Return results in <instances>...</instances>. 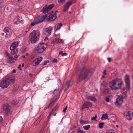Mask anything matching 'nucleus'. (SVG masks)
I'll return each mask as SVG.
<instances>
[{"mask_svg": "<svg viewBox=\"0 0 133 133\" xmlns=\"http://www.w3.org/2000/svg\"><path fill=\"white\" fill-rule=\"evenodd\" d=\"M39 33L38 31L34 30L29 35V42L32 43H36L39 39Z\"/></svg>", "mask_w": 133, "mask_h": 133, "instance_id": "obj_3", "label": "nucleus"}, {"mask_svg": "<svg viewBox=\"0 0 133 133\" xmlns=\"http://www.w3.org/2000/svg\"><path fill=\"white\" fill-rule=\"evenodd\" d=\"M77 133H84L83 131L81 130L79 128H78L77 129Z\"/></svg>", "mask_w": 133, "mask_h": 133, "instance_id": "obj_34", "label": "nucleus"}, {"mask_svg": "<svg viewBox=\"0 0 133 133\" xmlns=\"http://www.w3.org/2000/svg\"><path fill=\"white\" fill-rule=\"evenodd\" d=\"M123 102V98L122 96H118L115 102V105L118 107H119Z\"/></svg>", "mask_w": 133, "mask_h": 133, "instance_id": "obj_10", "label": "nucleus"}, {"mask_svg": "<svg viewBox=\"0 0 133 133\" xmlns=\"http://www.w3.org/2000/svg\"><path fill=\"white\" fill-rule=\"evenodd\" d=\"M110 90V89H106L103 91V93L105 94H109Z\"/></svg>", "mask_w": 133, "mask_h": 133, "instance_id": "obj_27", "label": "nucleus"}, {"mask_svg": "<svg viewBox=\"0 0 133 133\" xmlns=\"http://www.w3.org/2000/svg\"><path fill=\"white\" fill-rule=\"evenodd\" d=\"M86 98L87 100H90L92 101L95 102L97 101L96 98L93 96H86Z\"/></svg>", "mask_w": 133, "mask_h": 133, "instance_id": "obj_21", "label": "nucleus"}, {"mask_svg": "<svg viewBox=\"0 0 133 133\" xmlns=\"http://www.w3.org/2000/svg\"><path fill=\"white\" fill-rule=\"evenodd\" d=\"M42 57H38L35 58L34 61L31 62V64L33 66H37L42 61Z\"/></svg>", "mask_w": 133, "mask_h": 133, "instance_id": "obj_11", "label": "nucleus"}, {"mask_svg": "<svg viewBox=\"0 0 133 133\" xmlns=\"http://www.w3.org/2000/svg\"><path fill=\"white\" fill-rule=\"evenodd\" d=\"M58 88L57 89L56 88V89H55L53 92L54 94L56 95H57V93L58 92Z\"/></svg>", "mask_w": 133, "mask_h": 133, "instance_id": "obj_32", "label": "nucleus"}, {"mask_svg": "<svg viewBox=\"0 0 133 133\" xmlns=\"http://www.w3.org/2000/svg\"><path fill=\"white\" fill-rule=\"evenodd\" d=\"M116 127L117 128H118L119 127V126L118 125H116Z\"/></svg>", "mask_w": 133, "mask_h": 133, "instance_id": "obj_60", "label": "nucleus"}, {"mask_svg": "<svg viewBox=\"0 0 133 133\" xmlns=\"http://www.w3.org/2000/svg\"><path fill=\"white\" fill-rule=\"evenodd\" d=\"M3 119L2 117L0 116V124L1 123Z\"/></svg>", "mask_w": 133, "mask_h": 133, "instance_id": "obj_44", "label": "nucleus"}, {"mask_svg": "<svg viewBox=\"0 0 133 133\" xmlns=\"http://www.w3.org/2000/svg\"><path fill=\"white\" fill-rule=\"evenodd\" d=\"M19 44V42H13L11 45L10 49L11 50V53L12 55H15L16 53V51H15V49L17 46Z\"/></svg>", "mask_w": 133, "mask_h": 133, "instance_id": "obj_8", "label": "nucleus"}, {"mask_svg": "<svg viewBox=\"0 0 133 133\" xmlns=\"http://www.w3.org/2000/svg\"><path fill=\"white\" fill-rule=\"evenodd\" d=\"M52 30L53 28L51 27H49L46 28L45 30V32L44 33L45 36H50Z\"/></svg>", "mask_w": 133, "mask_h": 133, "instance_id": "obj_17", "label": "nucleus"}, {"mask_svg": "<svg viewBox=\"0 0 133 133\" xmlns=\"http://www.w3.org/2000/svg\"><path fill=\"white\" fill-rule=\"evenodd\" d=\"M68 108V107L67 106H66L65 108L63 110V112L65 113L66 112V110H67Z\"/></svg>", "mask_w": 133, "mask_h": 133, "instance_id": "obj_38", "label": "nucleus"}, {"mask_svg": "<svg viewBox=\"0 0 133 133\" xmlns=\"http://www.w3.org/2000/svg\"><path fill=\"white\" fill-rule=\"evenodd\" d=\"M23 58H25V56H23Z\"/></svg>", "mask_w": 133, "mask_h": 133, "instance_id": "obj_56", "label": "nucleus"}, {"mask_svg": "<svg viewBox=\"0 0 133 133\" xmlns=\"http://www.w3.org/2000/svg\"><path fill=\"white\" fill-rule=\"evenodd\" d=\"M44 133V130L42 129L38 133Z\"/></svg>", "mask_w": 133, "mask_h": 133, "instance_id": "obj_46", "label": "nucleus"}, {"mask_svg": "<svg viewBox=\"0 0 133 133\" xmlns=\"http://www.w3.org/2000/svg\"><path fill=\"white\" fill-rule=\"evenodd\" d=\"M24 66V63H23L22 64V67H23Z\"/></svg>", "mask_w": 133, "mask_h": 133, "instance_id": "obj_57", "label": "nucleus"}, {"mask_svg": "<svg viewBox=\"0 0 133 133\" xmlns=\"http://www.w3.org/2000/svg\"><path fill=\"white\" fill-rule=\"evenodd\" d=\"M124 116L128 120H131L133 118V114L132 111H125L124 113Z\"/></svg>", "mask_w": 133, "mask_h": 133, "instance_id": "obj_9", "label": "nucleus"}, {"mask_svg": "<svg viewBox=\"0 0 133 133\" xmlns=\"http://www.w3.org/2000/svg\"><path fill=\"white\" fill-rule=\"evenodd\" d=\"M105 100L107 102H109V98L108 97H106L105 98Z\"/></svg>", "mask_w": 133, "mask_h": 133, "instance_id": "obj_41", "label": "nucleus"}, {"mask_svg": "<svg viewBox=\"0 0 133 133\" xmlns=\"http://www.w3.org/2000/svg\"><path fill=\"white\" fill-rule=\"evenodd\" d=\"M105 77V76H102V77L103 78H104Z\"/></svg>", "mask_w": 133, "mask_h": 133, "instance_id": "obj_61", "label": "nucleus"}, {"mask_svg": "<svg viewBox=\"0 0 133 133\" xmlns=\"http://www.w3.org/2000/svg\"><path fill=\"white\" fill-rule=\"evenodd\" d=\"M62 24L61 23L57 24L55 26V35L57 36L56 35V31L60 29V27L62 26Z\"/></svg>", "mask_w": 133, "mask_h": 133, "instance_id": "obj_22", "label": "nucleus"}, {"mask_svg": "<svg viewBox=\"0 0 133 133\" xmlns=\"http://www.w3.org/2000/svg\"><path fill=\"white\" fill-rule=\"evenodd\" d=\"M122 81L121 79L117 78L112 80L109 82V85L112 90H117L122 86Z\"/></svg>", "mask_w": 133, "mask_h": 133, "instance_id": "obj_2", "label": "nucleus"}, {"mask_svg": "<svg viewBox=\"0 0 133 133\" xmlns=\"http://www.w3.org/2000/svg\"><path fill=\"white\" fill-rule=\"evenodd\" d=\"M126 86L125 88L124 87L122 89V92L123 94L124 95L126 94L127 91L129 90L130 89V87H129V89H127V85H126Z\"/></svg>", "mask_w": 133, "mask_h": 133, "instance_id": "obj_24", "label": "nucleus"}, {"mask_svg": "<svg viewBox=\"0 0 133 133\" xmlns=\"http://www.w3.org/2000/svg\"><path fill=\"white\" fill-rule=\"evenodd\" d=\"M52 112H51L50 114L48 116V119H49L50 118V116H51V115H52Z\"/></svg>", "mask_w": 133, "mask_h": 133, "instance_id": "obj_43", "label": "nucleus"}, {"mask_svg": "<svg viewBox=\"0 0 133 133\" xmlns=\"http://www.w3.org/2000/svg\"><path fill=\"white\" fill-rule=\"evenodd\" d=\"M46 17V16H45L42 17H39L38 18H35L34 21L31 23V26H32L38 24L39 23L42 22L45 19Z\"/></svg>", "mask_w": 133, "mask_h": 133, "instance_id": "obj_6", "label": "nucleus"}, {"mask_svg": "<svg viewBox=\"0 0 133 133\" xmlns=\"http://www.w3.org/2000/svg\"><path fill=\"white\" fill-rule=\"evenodd\" d=\"M107 133H115V131L113 129H111L110 130L108 131Z\"/></svg>", "mask_w": 133, "mask_h": 133, "instance_id": "obj_36", "label": "nucleus"}, {"mask_svg": "<svg viewBox=\"0 0 133 133\" xmlns=\"http://www.w3.org/2000/svg\"><path fill=\"white\" fill-rule=\"evenodd\" d=\"M54 116H55L56 115V113H53V114H52Z\"/></svg>", "mask_w": 133, "mask_h": 133, "instance_id": "obj_52", "label": "nucleus"}, {"mask_svg": "<svg viewBox=\"0 0 133 133\" xmlns=\"http://www.w3.org/2000/svg\"><path fill=\"white\" fill-rule=\"evenodd\" d=\"M56 41L57 42V43H62V40L59 39L58 38H56L55 39Z\"/></svg>", "mask_w": 133, "mask_h": 133, "instance_id": "obj_30", "label": "nucleus"}, {"mask_svg": "<svg viewBox=\"0 0 133 133\" xmlns=\"http://www.w3.org/2000/svg\"><path fill=\"white\" fill-rule=\"evenodd\" d=\"M103 82L104 83H105V85L106 84H107V83H106V82H105V81H103Z\"/></svg>", "mask_w": 133, "mask_h": 133, "instance_id": "obj_54", "label": "nucleus"}, {"mask_svg": "<svg viewBox=\"0 0 133 133\" xmlns=\"http://www.w3.org/2000/svg\"><path fill=\"white\" fill-rule=\"evenodd\" d=\"M59 54H61L62 56H66L67 55V54L66 53H63L62 51H61L59 53Z\"/></svg>", "mask_w": 133, "mask_h": 133, "instance_id": "obj_33", "label": "nucleus"}, {"mask_svg": "<svg viewBox=\"0 0 133 133\" xmlns=\"http://www.w3.org/2000/svg\"><path fill=\"white\" fill-rule=\"evenodd\" d=\"M48 39V38L47 37H45L44 39V41H46Z\"/></svg>", "mask_w": 133, "mask_h": 133, "instance_id": "obj_48", "label": "nucleus"}, {"mask_svg": "<svg viewBox=\"0 0 133 133\" xmlns=\"http://www.w3.org/2000/svg\"><path fill=\"white\" fill-rule=\"evenodd\" d=\"M54 6V5L52 4L49 5L48 6L47 5H46L43 7L42 9V12L44 14L47 13L50 10L52 9Z\"/></svg>", "mask_w": 133, "mask_h": 133, "instance_id": "obj_12", "label": "nucleus"}, {"mask_svg": "<svg viewBox=\"0 0 133 133\" xmlns=\"http://www.w3.org/2000/svg\"><path fill=\"white\" fill-rule=\"evenodd\" d=\"M132 105H133V102L132 103Z\"/></svg>", "mask_w": 133, "mask_h": 133, "instance_id": "obj_64", "label": "nucleus"}, {"mask_svg": "<svg viewBox=\"0 0 133 133\" xmlns=\"http://www.w3.org/2000/svg\"><path fill=\"white\" fill-rule=\"evenodd\" d=\"M5 34V33H2V36H4V34Z\"/></svg>", "mask_w": 133, "mask_h": 133, "instance_id": "obj_55", "label": "nucleus"}, {"mask_svg": "<svg viewBox=\"0 0 133 133\" xmlns=\"http://www.w3.org/2000/svg\"><path fill=\"white\" fill-rule=\"evenodd\" d=\"M94 72V69L88 70L86 67L83 68L79 75V81H80L83 79H88L92 75Z\"/></svg>", "mask_w": 133, "mask_h": 133, "instance_id": "obj_1", "label": "nucleus"}, {"mask_svg": "<svg viewBox=\"0 0 133 133\" xmlns=\"http://www.w3.org/2000/svg\"><path fill=\"white\" fill-rule=\"evenodd\" d=\"M108 116L107 114H103L102 115L101 119L105 120L107 119Z\"/></svg>", "mask_w": 133, "mask_h": 133, "instance_id": "obj_25", "label": "nucleus"}, {"mask_svg": "<svg viewBox=\"0 0 133 133\" xmlns=\"http://www.w3.org/2000/svg\"><path fill=\"white\" fill-rule=\"evenodd\" d=\"M91 105V103L89 102H86L83 104L82 107V109L83 110L85 108H89Z\"/></svg>", "mask_w": 133, "mask_h": 133, "instance_id": "obj_18", "label": "nucleus"}, {"mask_svg": "<svg viewBox=\"0 0 133 133\" xmlns=\"http://www.w3.org/2000/svg\"><path fill=\"white\" fill-rule=\"evenodd\" d=\"M13 81V79L8 78L4 79L0 83V86L2 88H5L8 87L10 83Z\"/></svg>", "mask_w": 133, "mask_h": 133, "instance_id": "obj_5", "label": "nucleus"}, {"mask_svg": "<svg viewBox=\"0 0 133 133\" xmlns=\"http://www.w3.org/2000/svg\"><path fill=\"white\" fill-rule=\"evenodd\" d=\"M4 31L5 33V36L6 37H10L12 35V32L9 28L6 27L4 29Z\"/></svg>", "mask_w": 133, "mask_h": 133, "instance_id": "obj_14", "label": "nucleus"}, {"mask_svg": "<svg viewBox=\"0 0 133 133\" xmlns=\"http://www.w3.org/2000/svg\"><path fill=\"white\" fill-rule=\"evenodd\" d=\"M58 2L59 3L61 4L64 2L65 0H58Z\"/></svg>", "mask_w": 133, "mask_h": 133, "instance_id": "obj_37", "label": "nucleus"}, {"mask_svg": "<svg viewBox=\"0 0 133 133\" xmlns=\"http://www.w3.org/2000/svg\"><path fill=\"white\" fill-rule=\"evenodd\" d=\"M80 123L82 124L88 123V122L86 121H84L82 119H81L80 121Z\"/></svg>", "mask_w": 133, "mask_h": 133, "instance_id": "obj_29", "label": "nucleus"}, {"mask_svg": "<svg viewBox=\"0 0 133 133\" xmlns=\"http://www.w3.org/2000/svg\"><path fill=\"white\" fill-rule=\"evenodd\" d=\"M14 24H18L17 23V22H15L14 23Z\"/></svg>", "mask_w": 133, "mask_h": 133, "instance_id": "obj_53", "label": "nucleus"}, {"mask_svg": "<svg viewBox=\"0 0 133 133\" xmlns=\"http://www.w3.org/2000/svg\"><path fill=\"white\" fill-rule=\"evenodd\" d=\"M57 12V11H56L53 14L54 12L52 11V14H50L49 17L48 18V20L50 21H52L55 19L57 17V14H56V12Z\"/></svg>", "mask_w": 133, "mask_h": 133, "instance_id": "obj_16", "label": "nucleus"}, {"mask_svg": "<svg viewBox=\"0 0 133 133\" xmlns=\"http://www.w3.org/2000/svg\"><path fill=\"white\" fill-rule=\"evenodd\" d=\"M72 1L67 2L64 7L63 9V11L64 12L65 11L68 9L69 6L72 4Z\"/></svg>", "mask_w": 133, "mask_h": 133, "instance_id": "obj_20", "label": "nucleus"}, {"mask_svg": "<svg viewBox=\"0 0 133 133\" xmlns=\"http://www.w3.org/2000/svg\"><path fill=\"white\" fill-rule=\"evenodd\" d=\"M46 132H47V133H49V132H48V130H47V131H46Z\"/></svg>", "mask_w": 133, "mask_h": 133, "instance_id": "obj_62", "label": "nucleus"}, {"mask_svg": "<svg viewBox=\"0 0 133 133\" xmlns=\"http://www.w3.org/2000/svg\"><path fill=\"white\" fill-rule=\"evenodd\" d=\"M97 117V115H96L95 117H92L91 118V120L94 121H96V118Z\"/></svg>", "mask_w": 133, "mask_h": 133, "instance_id": "obj_31", "label": "nucleus"}, {"mask_svg": "<svg viewBox=\"0 0 133 133\" xmlns=\"http://www.w3.org/2000/svg\"><path fill=\"white\" fill-rule=\"evenodd\" d=\"M54 102V101H52L50 103V104L48 106V107H49L50 106V105L52 103H53Z\"/></svg>", "mask_w": 133, "mask_h": 133, "instance_id": "obj_47", "label": "nucleus"}, {"mask_svg": "<svg viewBox=\"0 0 133 133\" xmlns=\"http://www.w3.org/2000/svg\"><path fill=\"white\" fill-rule=\"evenodd\" d=\"M104 123L103 122H102L100 123H99L98 124V128L99 129H102L103 128V127L104 125Z\"/></svg>", "mask_w": 133, "mask_h": 133, "instance_id": "obj_28", "label": "nucleus"}, {"mask_svg": "<svg viewBox=\"0 0 133 133\" xmlns=\"http://www.w3.org/2000/svg\"><path fill=\"white\" fill-rule=\"evenodd\" d=\"M49 62V61L48 60H47V61H46L43 64V65H45L47 64V63H48Z\"/></svg>", "mask_w": 133, "mask_h": 133, "instance_id": "obj_40", "label": "nucleus"}, {"mask_svg": "<svg viewBox=\"0 0 133 133\" xmlns=\"http://www.w3.org/2000/svg\"><path fill=\"white\" fill-rule=\"evenodd\" d=\"M28 55H29V54H28V53H26V56H28Z\"/></svg>", "mask_w": 133, "mask_h": 133, "instance_id": "obj_58", "label": "nucleus"}, {"mask_svg": "<svg viewBox=\"0 0 133 133\" xmlns=\"http://www.w3.org/2000/svg\"><path fill=\"white\" fill-rule=\"evenodd\" d=\"M21 65H19L18 67V69H20L21 68Z\"/></svg>", "mask_w": 133, "mask_h": 133, "instance_id": "obj_51", "label": "nucleus"}, {"mask_svg": "<svg viewBox=\"0 0 133 133\" xmlns=\"http://www.w3.org/2000/svg\"><path fill=\"white\" fill-rule=\"evenodd\" d=\"M47 47V44L43 43L39 44L35 48L36 52L41 53L43 52Z\"/></svg>", "mask_w": 133, "mask_h": 133, "instance_id": "obj_4", "label": "nucleus"}, {"mask_svg": "<svg viewBox=\"0 0 133 133\" xmlns=\"http://www.w3.org/2000/svg\"><path fill=\"white\" fill-rule=\"evenodd\" d=\"M54 109H52V111H53V110Z\"/></svg>", "mask_w": 133, "mask_h": 133, "instance_id": "obj_63", "label": "nucleus"}, {"mask_svg": "<svg viewBox=\"0 0 133 133\" xmlns=\"http://www.w3.org/2000/svg\"><path fill=\"white\" fill-rule=\"evenodd\" d=\"M132 78L133 80V74L132 75Z\"/></svg>", "mask_w": 133, "mask_h": 133, "instance_id": "obj_59", "label": "nucleus"}, {"mask_svg": "<svg viewBox=\"0 0 133 133\" xmlns=\"http://www.w3.org/2000/svg\"><path fill=\"white\" fill-rule=\"evenodd\" d=\"M53 62L55 63H57V60L56 59H54L53 61Z\"/></svg>", "mask_w": 133, "mask_h": 133, "instance_id": "obj_42", "label": "nucleus"}, {"mask_svg": "<svg viewBox=\"0 0 133 133\" xmlns=\"http://www.w3.org/2000/svg\"><path fill=\"white\" fill-rule=\"evenodd\" d=\"M42 118V115L40 116L38 119H37L34 123V125H37L40 122Z\"/></svg>", "mask_w": 133, "mask_h": 133, "instance_id": "obj_23", "label": "nucleus"}, {"mask_svg": "<svg viewBox=\"0 0 133 133\" xmlns=\"http://www.w3.org/2000/svg\"><path fill=\"white\" fill-rule=\"evenodd\" d=\"M125 81L127 85V89H129L130 87V81L129 80V76L128 75H126L124 77Z\"/></svg>", "mask_w": 133, "mask_h": 133, "instance_id": "obj_15", "label": "nucleus"}, {"mask_svg": "<svg viewBox=\"0 0 133 133\" xmlns=\"http://www.w3.org/2000/svg\"><path fill=\"white\" fill-rule=\"evenodd\" d=\"M18 102V101L17 99H15L14 100L13 104L14 105H16L17 104Z\"/></svg>", "mask_w": 133, "mask_h": 133, "instance_id": "obj_35", "label": "nucleus"}, {"mask_svg": "<svg viewBox=\"0 0 133 133\" xmlns=\"http://www.w3.org/2000/svg\"><path fill=\"white\" fill-rule=\"evenodd\" d=\"M106 70H104L103 72V74L104 75H106L107 74L106 73Z\"/></svg>", "mask_w": 133, "mask_h": 133, "instance_id": "obj_45", "label": "nucleus"}, {"mask_svg": "<svg viewBox=\"0 0 133 133\" xmlns=\"http://www.w3.org/2000/svg\"><path fill=\"white\" fill-rule=\"evenodd\" d=\"M3 108L5 112H8L10 110V106L8 104H6L3 105Z\"/></svg>", "mask_w": 133, "mask_h": 133, "instance_id": "obj_19", "label": "nucleus"}, {"mask_svg": "<svg viewBox=\"0 0 133 133\" xmlns=\"http://www.w3.org/2000/svg\"><path fill=\"white\" fill-rule=\"evenodd\" d=\"M16 70L15 69H14L13 70L12 72L13 73H16Z\"/></svg>", "mask_w": 133, "mask_h": 133, "instance_id": "obj_49", "label": "nucleus"}, {"mask_svg": "<svg viewBox=\"0 0 133 133\" xmlns=\"http://www.w3.org/2000/svg\"><path fill=\"white\" fill-rule=\"evenodd\" d=\"M108 61L109 62H110L111 61V58H108Z\"/></svg>", "mask_w": 133, "mask_h": 133, "instance_id": "obj_50", "label": "nucleus"}, {"mask_svg": "<svg viewBox=\"0 0 133 133\" xmlns=\"http://www.w3.org/2000/svg\"><path fill=\"white\" fill-rule=\"evenodd\" d=\"M90 127V126L89 125H87L84 126L83 127V128L84 129L86 130H89Z\"/></svg>", "mask_w": 133, "mask_h": 133, "instance_id": "obj_26", "label": "nucleus"}, {"mask_svg": "<svg viewBox=\"0 0 133 133\" xmlns=\"http://www.w3.org/2000/svg\"><path fill=\"white\" fill-rule=\"evenodd\" d=\"M73 80L71 79L68 81L66 83L63 88V89L65 91L72 85L73 83Z\"/></svg>", "mask_w": 133, "mask_h": 133, "instance_id": "obj_13", "label": "nucleus"}, {"mask_svg": "<svg viewBox=\"0 0 133 133\" xmlns=\"http://www.w3.org/2000/svg\"><path fill=\"white\" fill-rule=\"evenodd\" d=\"M130 131L131 133H133V127H132L131 128Z\"/></svg>", "mask_w": 133, "mask_h": 133, "instance_id": "obj_39", "label": "nucleus"}, {"mask_svg": "<svg viewBox=\"0 0 133 133\" xmlns=\"http://www.w3.org/2000/svg\"><path fill=\"white\" fill-rule=\"evenodd\" d=\"M6 55L9 57V58L8 59V61L9 63H13L15 62L17 60V58L18 57V56L17 55H13L11 57H10V54L8 52H6Z\"/></svg>", "mask_w": 133, "mask_h": 133, "instance_id": "obj_7", "label": "nucleus"}]
</instances>
